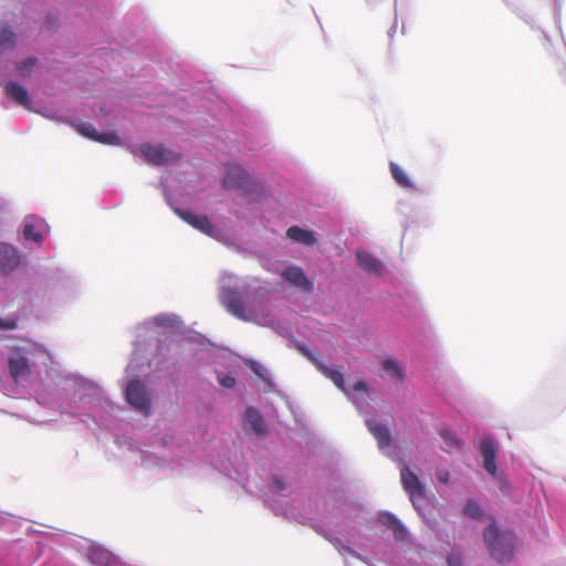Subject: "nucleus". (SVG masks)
I'll use <instances>...</instances> for the list:
<instances>
[{"label": "nucleus", "instance_id": "obj_1", "mask_svg": "<svg viewBox=\"0 0 566 566\" xmlns=\"http://www.w3.org/2000/svg\"><path fill=\"white\" fill-rule=\"evenodd\" d=\"M400 479L403 490L409 494L415 509L420 511V501H424V486L416 473L407 465L400 469Z\"/></svg>", "mask_w": 566, "mask_h": 566}, {"label": "nucleus", "instance_id": "obj_2", "mask_svg": "<svg viewBox=\"0 0 566 566\" xmlns=\"http://www.w3.org/2000/svg\"><path fill=\"white\" fill-rule=\"evenodd\" d=\"M128 403L145 416L150 413V399L145 386L139 380L130 381L126 387Z\"/></svg>", "mask_w": 566, "mask_h": 566}, {"label": "nucleus", "instance_id": "obj_3", "mask_svg": "<svg viewBox=\"0 0 566 566\" xmlns=\"http://www.w3.org/2000/svg\"><path fill=\"white\" fill-rule=\"evenodd\" d=\"M140 153L146 161L154 165H167L180 159V155L165 148L163 145H142Z\"/></svg>", "mask_w": 566, "mask_h": 566}, {"label": "nucleus", "instance_id": "obj_4", "mask_svg": "<svg viewBox=\"0 0 566 566\" xmlns=\"http://www.w3.org/2000/svg\"><path fill=\"white\" fill-rule=\"evenodd\" d=\"M249 181L250 177L242 167L231 165L223 178V187L226 189H242L248 186Z\"/></svg>", "mask_w": 566, "mask_h": 566}, {"label": "nucleus", "instance_id": "obj_5", "mask_svg": "<svg viewBox=\"0 0 566 566\" xmlns=\"http://www.w3.org/2000/svg\"><path fill=\"white\" fill-rule=\"evenodd\" d=\"M76 130L84 137H87L94 142L105 145H117L119 138L114 133H98L95 127L90 123H82L77 125Z\"/></svg>", "mask_w": 566, "mask_h": 566}, {"label": "nucleus", "instance_id": "obj_6", "mask_svg": "<svg viewBox=\"0 0 566 566\" xmlns=\"http://www.w3.org/2000/svg\"><path fill=\"white\" fill-rule=\"evenodd\" d=\"M516 537L511 532L497 531V564L510 562L514 555Z\"/></svg>", "mask_w": 566, "mask_h": 566}, {"label": "nucleus", "instance_id": "obj_7", "mask_svg": "<svg viewBox=\"0 0 566 566\" xmlns=\"http://www.w3.org/2000/svg\"><path fill=\"white\" fill-rule=\"evenodd\" d=\"M20 264V255L17 249L0 242V273L8 274Z\"/></svg>", "mask_w": 566, "mask_h": 566}, {"label": "nucleus", "instance_id": "obj_8", "mask_svg": "<svg viewBox=\"0 0 566 566\" xmlns=\"http://www.w3.org/2000/svg\"><path fill=\"white\" fill-rule=\"evenodd\" d=\"M86 558L93 566H116V557L99 545H91L86 549Z\"/></svg>", "mask_w": 566, "mask_h": 566}, {"label": "nucleus", "instance_id": "obj_9", "mask_svg": "<svg viewBox=\"0 0 566 566\" xmlns=\"http://www.w3.org/2000/svg\"><path fill=\"white\" fill-rule=\"evenodd\" d=\"M223 301L229 312L240 319L248 321V317L245 316L244 302L237 291H224Z\"/></svg>", "mask_w": 566, "mask_h": 566}, {"label": "nucleus", "instance_id": "obj_10", "mask_svg": "<svg viewBox=\"0 0 566 566\" xmlns=\"http://www.w3.org/2000/svg\"><path fill=\"white\" fill-rule=\"evenodd\" d=\"M178 214L185 220L187 223L198 229L199 231L212 235L214 227L210 222L207 216H198L192 213L191 211H178Z\"/></svg>", "mask_w": 566, "mask_h": 566}, {"label": "nucleus", "instance_id": "obj_11", "mask_svg": "<svg viewBox=\"0 0 566 566\" xmlns=\"http://www.w3.org/2000/svg\"><path fill=\"white\" fill-rule=\"evenodd\" d=\"M366 426L378 442L380 449L387 448L391 442L389 429L375 419H367Z\"/></svg>", "mask_w": 566, "mask_h": 566}, {"label": "nucleus", "instance_id": "obj_12", "mask_svg": "<svg viewBox=\"0 0 566 566\" xmlns=\"http://www.w3.org/2000/svg\"><path fill=\"white\" fill-rule=\"evenodd\" d=\"M357 264L367 273L378 275L381 273L380 261L367 251H356Z\"/></svg>", "mask_w": 566, "mask_h": 566}, {"label": "nucleus", "instance_id": "obj_13", "mask_svg": "<svg viewBox=\"0 0 566 566\" xmlns=\"http://www.w3.org/2000/svg\"><path fill=\"white\" fill-rule=\"evenodd\" d=\"M282 277L290 282L291 284L301 287L303 290L311 289V282L306 277L304 271L298 266H287L283 273Z\"/></svg>", "mask_w": 566, "mask_h": 566}, {"label": "nucleus", "instance_id": "obj_14", "mask_svg": "<svg viewBox=\"0 0 566 566\" xmlns=\"http://www.w3.org/2000/svg\"><path fill=\"white\" fill-rule=\"evenodd\" d=\"M6 94L14 101L17 104L29 107L31 101L29 98L28 91L15 82H8L4 86Z\"/></svg>", "mask_w": 566, "mask_h": 566}, {"label": "nucleus", "instance_id": "obj_15", "mask_svg": "<svg viewBox=\"0 0 566 566\" xmlns=\"http://www.w3.org/2000/svg\"><path fill=\"white\" fill-rule=\"evenodd\" d=\"M480 451L484 458V468L491 474L495 475V449L491 439H485L480 443Z\"/></svg>", "mask_w": 566, "mask_h": 566}, {"label": "nucleus", "instance_id": "obj_16", "mask_svg": "<svg viewBox=\"0 0 566 566\" xmlns=\"http://www.w3.org/2000/svg\"><path fill=\"white\" fill-rule=\"evenodd\" d=\"M286 235L291 240L303 243L307 247H313L316 243V238L311 231L304 230L297 226L289 228Z\"/></svg>", "mask_w": 566, "mask_h": 566}, {"label": "nucleus", "instance_id": "obj_17", "mask_svg": "<svg viewBox=\"0 0 566 566\" xmlns=\"http://www.w3.org/2000/svg\"><path fill=\"white\" fill-rule=\"evenodd\" d=\"M245 421L258 434H262L265 431V423L261 412L254 408L249 407L245 411Z\"/></svg>", "mask_w": 566, "mask_h": 566}, {"label": "nucleus", "instance_id": "obj_18", "mask_svg": "<svg viewBox=\"0 0 566 566\" xmlns=\"http://www.w3.org/2000/svg\"><path fill=\"white\" fill-rule=\"evenodd\" d=\"M10 375L15 380L29 373V361L23 356L12 357L9 360Z\"/></svg>", "mask_w": 566, "mask_h": 566}, {"label": "nucleus", "instance_id": "obj_19", "mask_svg": "<svg viewBox=\"0 0 566 566\" xmlns=\"http://www.w3.org/2000/svg\"><path fill=\"white\" fill-rule=\"evenodd\" d=\"M318 370L328 379L333 381V384L340 389L342 391L346 392L345 388V380L343 374L334 368H331L329 366L325 365L324 363L318 364Z\"/></svg>", "mask_w": 566, "mask_h": 566}, {"label": "nucleus", "instance_id": "obj_20", "mask_svg": "<svg viewBox=\"0 0 566 566\" xmlns=\"http://www.w3.org/2000/svg\"><path fill=\"white\" fill-rule=\"evenodd\" d=\"M390 172L396 181L401 188L411 189L415 188L412 181L407 176V174L397 165L396 163H390Z\"/></svg>", "mask_w": 566, "mask_h": 566}, {"label": "nucleus", "instance_id": "obj_21", "mask_svg": "<svg viewBox=\"0 0 566 566\" xmlns=\"http://www.w3.org/2000/svg\"><path fill=\"white\" fill-rule=\"evenodd\" d=\"M15 45V34L8 25L0 27V52L13 49Z\"/></svg>", "mask_w": 566, "mask_h": 566}, {"label": "nucleus", "instance_id": "obj_22", "mask_svg": "<svg viewBox=\"0 0 566 566\" xmlns=\"http://www.w3.org/2000/svg\"><path fill=\"white\" fill-rule=\"evenodd\" d=\"M440 436L446 444V451L452 452L455 450H460L462 447V441L450 430H441Z\"/></svg>", "mask_w": 566, "mask_h": 566}, {"label": "nucleus", "instance_id": "obj_23", "mask_svg": "<svg viewBox=\"0 0 566 566\" xmlns=\"http://www.w3.org/2000/svg\"><path fill=\"white\" fill-rule=\"evenodd\" d=\"M31 218H27L23 224V238L25 240H31L34 242H41L42 241V234L35 230V226L31 222Z\"/></svg>", "mask_w": 566, "mask_h": 566}, {"label": "nucleus", "instance_id": "obj_24", "mask_svg": "<svg viewBox=\"0 0 566 566\" xmlns=\"http://www.w3.org/2000/svg\"><path fill=\"white\" fill-rule=\"evenodd\" d=\"M382 368L387 371L391 378L397 380H402L403 373L402 369L398 366L397 361L392 358H386L382 361Z\"/></svg>", "mask_w": 566, "mask_h": 566}, {"label": "nucleus", "instance_id": "obj_25", "mask_svg": "<svg viewBox=\"0 0 566 566\" xmlns=\"http://www.w3.org/2000/svg\"><path fill=\"white\" fill-rule=\"evenodd\" d=\"M464 514L473 520H481L483 517L482 509L473 500L468 501Z\"/></svg>", "mask_w": 566, "mask_h": 566}, {"label": "nucleus", "instance_id": "obj_26", "mask_svg": "<svg viewBox=\"0 0 566 566\" xmlns=\"http://www.w3.org/2000/svg\"><path fill=\"white\" fill-rule=\"evenodd\" d=\"M484 541L490 549L491 555H493V551L495 549V521H492L485 532H484Z\"/></svg>", "mask_w": 566, "mask_h": 566}, {"label": "nucleus", "instance_id": "obj_27", "mask_svg": "<svg viewBox=\"0 0 566 566\" xmlns=\"http://www.w3.org/2000/svg\"><path fill=\"white\" fill-rule=\"evenodd\" d=\"M36 62L38 60L33 56L27 57L25 60L17 63V70L19 71L20 75L28 76Z\"/></svg>", "mask_w": 566, "mask_h": 566}, {"label": "nucleus", "instance_id": "obj_28", "mask_svg": "<svg viewBox=\"0 0 566 566\" xmlns=\"http://www.w3.org/2000/svg\"><path fill=\"white\" fill-rule=\"evenodd\" d=\"M378 518L379 522L388 528L394 527L395 525H397L398 522V518L394 514L388 512L380 513Z\"/></svg>", "mask_w": 566, "mask_h": 566}, {"label": "nucleus", "instance_id": "obj_29", "mask_svg": "<svg viewBox=\"0 0 566 566\" xmlns=\"http://www.w3.org/2000/svg\"><path fill=\"white\" fill-rule=\"evenodd\" d=\"M390 530L392 531L394 536L399 541H403L407 536V530L399 520L397 522V525H395Z\"/></svg>", "mask_w": 566, "mask_h": 566}, {"label": "nucleus", "instance_id": "obj_30", "mask_svg": "<svg viewBox=\"0 0 566 566\" xmlns=\"http://www.w3.org/2000/svg\"><path fill=\"white\" fill-rule=\"evenodd\" d=\"M219 382L222 387L224 388H228V389H231L235 386V378L231 375H226V376H222L220 379H219Z\"/></svg>", "mask_w": 566, "mask_h": 566}, {"label": "nucleus", "instance_id": "obj_31", "mask_svg": "<svg viewBox=\"0 0 566 566\" xmlns=\"http://www.w3.org/2000/svg\"><path fill=\"white\" fill-rule=\"evenodd\" d=\"M301 350L304 354V356H306L318 369V364L323 361L319 358H317L308 348L303 347Z\"/></svg>", "mask_w": 566, "mask_h": 566}, {"label": "nucleus", "instance_id": "obj_32", "mask_svg": "<svg viewBox=\"0 0 566 566\" xmlns=\"http://www.w3.org/2000/svg\"><path fill=\"white\" fill-rule=\"evenodd\" d=\"M17 327V321L13 318L2 319L0 318L1 329H14Z\"/></svg>", "mask_w": 566, "mask_h": 566}, {"label": "nucleus", "instance_id": "obj_33", "mask_svg": "<svg viewBox=\"0 0 566 566\" xmlns=\"http://www.w3.org/2000/svg\"><path fill=\"white\" fill-rule=\"evenodd\" d=\"M437 479L443 484H448L450 480V473L448 470L441 469L437 471Z\"/></svg>", "mask_w": 566, "mask_h": 566}, {"label": "nucleus", "instance_id": "obj_34", "mask_svg": "<svg viewBox=\"0 0 566 566\" xmlns=\"http://www.w3.org/2000/svg\"><path fill=\"white\" fill-rule=\"evenodd\" d=\"M448 566H461V558L455 554L448 556Z\"/></svg>", "mask_w": 566, "mask_h": 566}, {"label": "nucleus", "instance_id": "obj_35", "mask_svg": "<svg viewBox=\"0 0 566 566\" xmlns=\"http://www.w3.org/2000/svg\"><path fill=\"white\" fill-rule=\"evenodd\" d=\"M354 390H355V391H363V392H367V391H368V386H367L364 381L359 380V381H357V382L354 385Z\"/></svg>", "mask_w": 566, "mask_h": 566}, {"label": "nucleus", "instance_id": "obj_36", "mask_svg": "<svg viewBox=\"0 0 566 566\" xmlns=\"http://www.w3.org/2000/svg\"><path fill=\"white\" fill-rule=\"evenodd\" d=\"M273 483L279 491L285 489L284 482L280 478H274Z\"/></svg>", "mask_w": 566, "mask_h": 566}, {"label": "nucleus", "instance_id": "obj_37", "mask_svg": "<svg viewBox=\"0 0 566 566\" xmlns=\"http://www.w3.org/2000/svg\"><path fill=\"white\" fill-rule=\"evenodd\" d=\"M253 371H254V373H255L260 378H262L263 380H265V376H264V374H263V371H264V368H263V367H261L260 365H258V366L253 367Z\"/></svg>", "mask_w": 566, "mask_h": 566}, {"label": "nucleus", "instance_id": "obj_38", "mask_svg": "<svg viewBox=\"0 0 566 566\" xmlns=\"http://www.w3.org/2000/svg\"><path fill=\"white\" fill-rule=\"evenodd\" d=\"M496 483H497V489H501V490H503L507 484L506 481L504 479L500 478L499 475H497Z\"/></svg>", "mask_w": 566, "mask_h": 566}, {"label": "nucleus", "instance_id": "obj_39", "mask_svg": "<svg viewBox=\"0 0 566 566\" xmlns=\"http://www.w3.org/2000/svg\"><path fill=\"white\" fill-rule=\"evenodd\" d=\"M155 321H156V323H157L158 325H165V324H166L167 318H166V317H164V316H158V317H156V318H155Z\"/></svg>", "mask_w": 566, "mask_h": 566}]
</instances>
